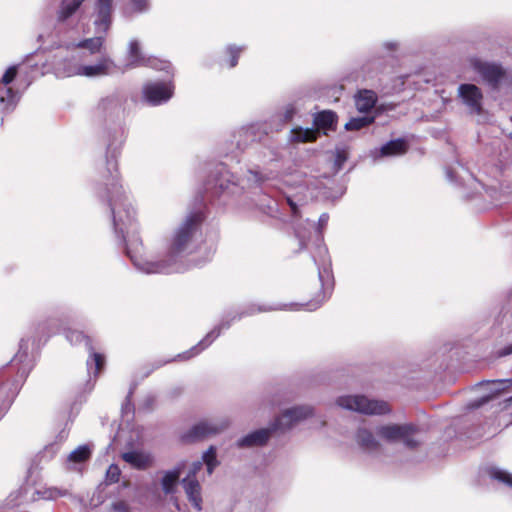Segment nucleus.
I'll return each mask as SVG.
<instances>
[{
    "label": "nucleus",
    "instance_id": "nucleus-62",
    "mask_svg": "<svg viewBox=\"0 0 512 512\" xmlns=\"http://www.w3.org/2000/svg\"><path fill=\"white\" fill-rule=\"evenodd\" d=\"M508 402H512V397L507 399Z\"/></svg>",
    "mask_w": 512,
    "mask_h": 512
},
{
    "label": "nucleus",
    "instance_id": "nucleus-33",
    "mask_svg": "<svg viewBox=\"0 0 512 512\" xmlns=\"http://www.w3.org/2000/svg\"><path fill=\"white\" fill-rule=\"evenodd\" d=\"M319 135L320 133L312 127L296 126L289 131L288 140L292 143H311L315 142Z\"/></svg>",
    "mask_w": 512,
    "mask_h": 512
},
{
    "label": "nucleus",
    "instance_id": "nucleus-39",
    "mask_svg": "<svg viewBox=\"0 0 512 512\" xmlns=\"http://www.w3.org/2000/svg\"><path fill=\"white\" fill-rule=\"evenodd\" d=\"M257 208L263 214L272 217L279 218V202L271 197L265 196L260 203L256 204Z\"/></svg>",
    "mask_w": 512,
    "mask_h": 512
},
{
    "label": "nucleus",
    "instance_id": "nucleus-41",
    "mask_svg": "<svg viewBox=\"0 0 512 512\" xmlns=\"http://www.w3.org/2000/svg\"><path fill=\"white\" fill-rule=\"evenodd\" d=\"M207 339L204 337L202 340H200L196 345L191 347L189 350L179 353L173 360L174 361H183V360H189L198 354H200L202 351H204L206 348H208L211 344L206 342Z\"/></svg>",
    "mask_w": 512,
    "mask_h": 512
},
{
    "label": "nucleus",
    "instance_id": "nucleus-10",
    "mask_svg": "<svg viewBox=\"0 0 512 512\" xmlns=\"http://www.w3.org/2000/svg\"><path fill=\"white\" fill-rule=\"evenodd\" d=\"M375 432L387 443L401 442L410 450L417 448L421 443L416 438L419 428L411 423L379 425L375 427Z\"/></svg>",
    "mask_w": 512,
    "mask_h": 512
},
{
    "label": "nucleus",
    "instance_id": "nucleus-45",
    "mask_svg": "<svg viewBox=\"0 0 512 512\" xmlns=\"http://www.w3.org/2000/svg\"><path fill=\"white\" fill-rule=\"evenodd\" d=\"M91 456V449L88 445H80L73 450L67 457L69 462L82 463L88 460Z\"/></svg>",
    "mask_w": 512,
    "mask_h": 512
},
{
    "label": "nucleus",
    "instance_id": "nucleus-21",
    "mask_svg": "<svg viewBox=\"0 0 512 512\" xmlns=\"http://www.w3.org/2000/svg\"><path fill=\"white\" fill-rule=\"evenodd\" d=\"M114 0H94L93 4V25L98 33H107L113 19Z\"/></svg>",
    "mask_w": 512,
    "mask_h": 512
},
{
    "label": "nucleus",
    "instance_id": "nucleus-8",
    "mask_svg": "<svg viewBox=\"0 0 512 512\" xmlns=\"http://www.w3.org/2000/svg\"><path fill=\"white\" fill-rule=\"evenodd\" d=\"M85 54L75 48H63L47 59L48 66L58 78L79 76Z\"/></svg>",
    "mask_w": 512,
    "mask_h": 512
},
{
    "label": "nucleus",
    "instance_id": "nucleus-35",
    "mask_svg": "<svg viewBox=\"0 0 512 512\" xmlns=\"http://www.w3.org/2000/svg\"><path fill=\"white\" fill-rule=\"evenodd\" d=\"M378 100L377 94L373 90L362 89L355 95V104L362 113L371 111Z\"/></svg>",
    "mask_w": 512,
    "mask_h": 512
},
{
    "label": "nucleus",
    "instance_id": "nucleus-28",
    "mask_svg": "<svg viewBox=\"0 0 512 512\" xmlns=\"http://www.w3.org/2000/svg\"><path fill=\"white\" fill-rule=\"evenodd\" d=\"M338 116L332 110H323L313 115V127L319 133L323 131L325 135L328 132L335 131L337 128Z\"/></svg>",
    "mask_w": 512,
    "mask_h": 512
},
{
    "label": "nucleus",
    "instance_id": "nucleus-51",
    "mask_svg": "<svg viewBox=\"0 0 512 512\" xmlns=\"http://www.w3.org/2000/svg\"><path fill=\"white\" fill-rule=\"evenodd\" d=\"M201 469H202V461H200V460L194 461L191 464V466L188 470V473L184 478L197 479L196 476Z\"/></svg>",
    "mask_w": 512,
    "mask_h": 512
},
{
    "label": "nucleus",
    "instance_id": "nucleus-47",
    "mask_svg": "<svg viewBox=\"0 0 512 512\" xmlns=\"http://www.w3.org/2000/svg\"><path fill=\"white\" fill-rule=\"evenodd\" d=\"M348 150L345 147H336L334 151L333 170L338 173L348 159Z\"/></svg>",
    "mask_w": 512,
    "mask_h": 512
},
{
    "label": "nucleus",
    "instance_id": "nucleus-55",
    "mask_svg": "<svg viewBox=\"0 0 512 512\" xmlns=\"http://www.w3.org/2000/svg\"><path fill=\"white\" fill-rule=\"evenodd\" d=\"M446 178L451 183H454V184H457V185H461L462 184L459 181L458 177L456 176V173L452 169H450V168L446 169Z\"/></svg>",
    "mask_w": 512,
    "mask_h": 512
},
{
    "label": "nucleus",
    "instance_id": "nucleus-49",
    "mask_svg": "<svg viewBox=\"0 0 512 512\" xmlns=\"http://www.w3.org/2000/svg\"><path fill=\"white\" fill-rule=\"evenodd\" d=\"M284 201L285 203L289 206L290 208V211H291V216L293 218H297L300 216V211H299V201L295 200L294 197L290 196V195H285L284 196Z\"/></svg>",
    "mask_w": 512,
    "mask_h": 512
},
{
    "label": "nucleus",
    "instance_id": "nucleus-19",
    "mask_svg": "<svg viewBox=\"0 0 512 512\" xmlns=\"http://www.w3.org/2000/svg\"><path fill=\"white\" fill-rule=\"evenodd\" d=\"M277 431V423L271 422L268 427L253 430L238 438L235 442V446L238 449L263 447Z\"/></svg>",
    "mask_w": 512,
    "mask_h": 512
},
{
    "label": "nucleus",
    "instance_id": "nucleus-7",
    "mask_svg": "<svg viewBox=\"0 0 512 512\" xmlns=\"http://www.w3.org/2000/svg\"><path fill=\"white\" fill-rule=\"evenodd\" d=\"M328 221V213H322L319 216L317 224L310 223V221H308V225L315 228V232L317 234V255H313V261L317 266L318 278L322 287L320 292H325L327 298L330 296L331 290L333 288V275L330 267L331 263L328 256V250L326 246L322 244L323 231L327 227Z\"/></svg>",
    "mask_w": 512,
    "mask_h": 512
},
{
    "label": "nucleus",
    "instance_id": "nucleus-48",
    "mask_svg": "<svg viewBox=\"0 0 512 512\" xmlns=\"http://www.w3.org/2000/svg\"><path fill=\"white\" fill-rule=\"evenodd\" d=\"M18 72V66L12 65L10 66L5 73L3 74L0 84H3L5 86H8L13 80L16 78Z\"/></svg>",
    "mask_w": 512,
    "mask_h": 512
},
{
    "label": "nucleus",
    "instance_id": "nucleus-13",
    "mask_svg": "<svg viewBox=\"0 0 512 512\" xmlns=\"http://www.w3.org/2000/svg\"><path fill=\"white\" fill-rule=\"evenodd\" d=\"M173 81H149L142 87V101L156 107L166 104L174 95Z\"/></svg>",
    "mask_w": 512,
    "mask_h": 512
},
{
    "label": "nucleus",
    "instance_id": "nucleus-54",
    "mask_svg": "<svg viewBox=\"0 0 512 512\" xmlns=\"http://www.w3.org/2000/svg\"><path fill=\"white\" fill-rule=\"evenodd\" d=\"M296 113H297V109L294 105H292V104L287 105L285 107L283 115H282L283 120L291 121Z\"/></svg>",
    "mask_w": 512,
    "mask_h": 512
},
{
    "label": "nucleus",
    "instance_id": "nucleus-14",
    "mask_svg": "<svg viewBox=\"0 0 512 512\" xmlns=\"http://www.w3.org/2000/svg\"><path fill=\"white\" fill-rule=\"evenodd\" d=\"M65 337L72 345L84 344L85 348L90 353L87 359L88 372L96 377L105 365L104 355L93 350L91 339L81 331L69 329L65 332Z\"/></svg>",
    "mask_w": 512,
    "mask_h": 512
},
{
    "label": "nucleus",
    "instance_id": "nucleus-23",
    "mask_svg": "<svg viewBox=\"0 0 512 512\" xmlns=\"http://www.w3.org/2000/svg\"><path fill=\"white\" fill-rule=\"evenodd\" d=\"M377 437L375 429L371 430L368 427L362 426L356 430L354 439L364 453L377 455L382 451V444Z\"/></svg>",
    "mask_w": 512,
    "mask_h": 512
},
{
    "label": "nucleus",
    "instance_id": "nucleus-43",
    "mask_svg": "<svg viewBox=\"0 0 512 512\" xmlns=\"http://www.w3.org/2000/svg\"><path fill=\"white\" fill-rule=\"evenodd\" d=\"M374 117L370 115L352 117L344 126L347 131H357L374 122Z\"/></svg>",
    "mask_w": 512,
    "mask_h": 512
},
{
    "label": "nucleus",
    "instance_id": "nucleus-15",
    "mask_svg": "<svg viewBox=\"0 0 512 512\" xmlns=\"http://www.w3.org/2000/svg\"><path fill=\"white\" fill-rule=\"evenodd\" d=\"M117 73H124L116 62L108 55H103L93 64H83L81 66L80 75L87 78H100L112 76Z\"/></svg>",
    "mask_w": 512,
    "mask_h": 512
},
{
    "label": "nucleus",
    "instance_id": "nucleus-26",
    "mask_svg": "<svg viewBox=\"0 0 512 512\" xmlns=\"http://www.w3.org/2000/svg\"><path fill=\"white\" fill-rule=\"evenodd\" d=\"M408 143L403 138H397L390 140L379 149H375L371 152L372 157L376 160L382 157L400 156L407 152Z\"/></svg>",
    "mask_w": 512,
    "mask_h": 512
},
{
    "label": "nucleus",
    "instance_id": "nucleus-18",
    "mask_svg": "<svg viewBox=\"0 0 512 512\" xmlns=\"http://www.w3.org/2000/svg\"><path fill=\"white\" fill-rule=\"evenodd\" d=\"M458 98L472 115H479L483 110V93L475 84L463 83L457 89Z\"/></svg>",
    "mask_w": 512,
    "mask_h": 512
},
{
    "label": "nucleus",
    "instance_id": "nucleus-3",
    "mask_svg": "<svg viewBox=\"0 0 512 512\" xmlns=\"http://www.w3.org/2000/svg\"><path fill=\"white\" fill-rule=\"evenodd\" d=\"M204 220L202 209L192 210L173 228L166 239L165 251L183 272L189 268L187 257L198 249Z\"/></svg>",
    "mask_w": 512,
    "mask_h": 512
},
{
    "label": "nucleus",
    "instance_id": "nucleus-25",
    "mask_svg": "<svg viewBox=\"0 0 512 512\" xmlns=\"http://www.w3.org/2000/svg\"><path fill=\"white\" fill-rule=\"evenodd\" d=\"M483 384L490 386L489 393L476 399L470 401L467 404V408L469 410H474L482 407L493 398H495L500 392L504 391L506 388L512 385V379H500V380H488L483 382ZM482 385V383H480Z\"/></svg>",
    "mask_w": 512,
    "mask_h": 512
},
{
    "label": "nucleus",
    "instance_id": "nucleus-20",
    "mask_svg": "<svg viewBox=\"0 0 512 512\" xmlns=\"http://www.w3.org/2000/svg\"><path fill=\"white\" fill-rule=\"evenodd\" d=\"M399 48L400 42L397 40H386L381 42L374 48L372 55L363 65V71L369 72V70L374 66H380L379 70H382L383 64L385 63V58H394L396 53L399 51Z\"/></svg>",
    "mask_w": 512,
    "mask_h": 512
},
{
    "label": "nucleus",
    "instance_id": "nucleus-17",
    "mask_svg": "<svg viewBox=\"0 0 512 512\" xmlns=\"http://www.w3.org/2000/svg\"><path fill=\"white\" fill-rule=\"evenodd\" d=\"M470 64L472 69L492 88H497L505 76V70L498 63L472 58Z\"/></svg>",
    "mask_w": 512,
    "mask_h": 512
},
{
    "label": "nucleus",
    "instance_id": "nucleus-11",
    "mask_svg": "<svg viewBox=\"0 0 512 512\" xmlns=\"http://www.w3.org/2000/svg\"><path fill=\"white\" fill-rule=\"evenodd\" d=\"M230 426L227 417H218L201 420L192 425L187 431L181 434L184 443H195L210 436L220 434Z\"/></svg>",
    "mask_w": 512,
    "mask_h": 512
},
{
    "label": "nucleus",
    "instance_id": "nucleus-2",
    "mask_svg": "<svg viewBox=\"0 0 512 512\" xmlns=\"http://www.w3.org/2000/svg\"><path fill=\"white\" fill-rule=\"evenodd\" d=\"M127 98L120 91L102 97L96 107V114L106 122L115 124L105 130L106 154L105 158L97 166L99 179L94 184V193L97 198H102L104 193L111 192V183L119 182L118 157L126 139V133L121 119L124 116Z\"/></svg>",
    "mask_w": 512,
    "mask_h": 512
},
{
    "label": "nucleus",
    "instance_id": "nucleus-9",
    "mask_svg": "<svg viewBox=\"0 0 512 512\" xmlns=\"http://www.w3.org/2000/svg\"><path fill=\"white\" fill-rule=\"evenodd\" d=\"M327 300V296L325 292H319L315 298L311 299L306 303H290V304H275L268 305L262 304L257 305L254 303L243 306L237 310H235V318L243 319L245 317L253 316L257 313L277 311V310H307V311H315L318 309L325 301Z\"/></svg>",
    "mask_w": 512,
    "mask_h": 512
},
{
    "label": "nucleus",
    "instance_id": "nucleus-1",
    "mask_svg": "<svg viewBox=\"0 0 512 512\" xmlns=\"http://www.w3.org/2000/svg\"><path fill=\"white\" fill-rule=\"evenodd\" d=\"M107 206L116 237L124 245L125 253L135 269L143 274H172L183 271L163 250L158 255L143 253V243L138 235L136 211L120 183H111V192L98 198Z\"/></svg>",
    "mask_w": 512,
    "mask_h": 512
},
{
    "label": "nucleus",
    "instance_id": "nucleus-38",
    "mask_svg": "<svg viewBox=\"0 0 512 512\" xmlns=\"http://www.w3.org/2000/svg\"><path fill=\"white\" fill-rule=\"evenodd\" d=\"M245 50V46H237L235 44H229L225 47L224 53L225 58L221 60V65H225L228 68H234L238 64L240 54Z\"/></svg>",
    "mask_w": 512,
    "mask_h": 512
},
{
    "label": "nucleus",
    "instance_id": "nucleus-46",
    "mask_svg": "<svg viewBox=\"0 0 512 512\" xmlns=\"http://www.w3.org/2000/svg\"><path fill=\"white\" fill-rule=\"evenodd\" d=\"M148 63L144 64L143 67H149L158 71H165L166 73L173 75V67L169 61L161 60L156 57L148 56Z\"/></svg>",
    "mask_w": 512,
    "mask_h": 512
},
{
    "label": "nucleus",
    "instance_id": "nucleus-60",
    "mask_svg": "<svg viewBox=\"0 0 512 512\" xmlns=\"http://www.w3.org/2000/svg\"><path fill=\"white\" fill-rule=\"evenodd\" d=\"M237 147H238L239 149H244V144H242V143H241V141H240V140H238V141H237Z\"/></svg>",
    "mask_w": 512,
    "mask_h": 512
},
{
    "label": "nucleus",
    "instance_id": "nucleus-6",
    "mask_svg": "<svg viewBox=\"0 0 512 512\" xmlns=\"http://www.w3.org/2000/svg\"><path fill=\"white\" fill-rule=\"evenodd\" d=\"M283 159L282 148L275 142L259 145L255 152V167L247 170L246 181L250 187H261L275 177V171L266 166L278 167Z\"/></svg>",
    "mask_w": 512,
    "mask_h": 512
},
{
    "label": "nucleus",
    "instance_id": "nucleus-44",
    "mask_svg": "<svg viewBox=\"0 0 512 512\" xmlns=\"http://www.w3.org/2000/svg\"><path fill=\"white\" fill-rule=\"evenodd\" d=\"M66 491L59 490L57 488H43L35 490L32 499H44V500H55L58 497L66 495Z\"/></svg>",
    "mask_w": 512,
    "mask_h": 512
},
{
    "label": "nucleus",
    "instance_id": "nucleus-29",
    "mask_svg": "<svg viewBox=\"0 0 512 512\" xmlns=\"http://www.w3.org/2000/svg\"><path fill=\"white\" fill-rule=\"evenodd\" d=\"M122 459L132 468L137 470H146L153 464V456L139 450H131L122 454Z\"/></svg>",
    "mask_w": 512,
    "mask_h": 512
},
{
    "label": "nucleus",
    "instance_id": "nucleus-52",
    "mask_svg": "<svg viewBox=\"0 0 512 512\" xmlns=\"http://www.w3.org/2000/svg\"><path fill=\"white\" fill-rule=\"evenodd\" d=\"M255 135V126L254 125H250V126H244V127H241L237 132L236 134L234 135V137H246V138H249V137H252Z\"/></svg>",
    "mask_w": 512,
    "mask_h": 512
},
{
    "label": "nucleus",
    "instance_id": "nucleus-63",
    "mask_svg": "<svg viewBox=\"0 0 512 512\" xmlns=\"http://www.w3.org/2000/svg\"><path fill=\"white\" fill-rule=\"evenodd\" d=\"M510 120H511V122H512V116L510 117Z\"/></svg>",
    "mask_w": 512,
    "mask_h": 512
},
{
    "label": "nucleus",
    "instance_id": "nucleus-50",
    "mask_svg": "<svg viewBox=\"0 0 512 512\" xmlns=\"http://www.w3.org/2000/svg\"><path fill=\"white\" fill-rule=\"evenodd\" d=\"M121 471L115 464H111L106 471V480L109 483H116L119 481Z\"/></svg>",
    "mask_w": 512,
    "mask_h": 512
},
{
    "label": "nucleus",
    "instance_id": "nucleus-12",
    "mask_svg": "<svg viewBox=\"0 0 512 512\" xmlns=\"http://www.w3.org/2000/svg\"><path fill=\"white\" fill-rule=\"evenodd\" d=\"M337 405L366 415H384L390 412L385 401L369 399L364 395H347L337 399Z\"/></svg>",
    "mask_w": 512,
    "mask_h": 512
},
{
    "label": "nucleus",
    "instance_id": "nucleus-24",
    "mask_svg": "<svg viewBox=\"0 0 512 512\" xmlns=\"http://www.w3.org/2000/svg\"><path fill=\"white\" fill-rule=\"evenodd\" d=\"M126 64L121 67L126 70L138 68L144 66L148 62V56L142 50V43L138 38H132L129 40L126 49Z\"/></svg>",
    "mask_w": 512,
    "mask_h": 512
},
{
    "label": "nucleus",
    "instance_id": "nucleus-31",
    "mask_svg": "<svg viewBox=\"0 0 512 512\" xmlns=\"http://www.w3.org/2000/svg\"><path fill=\"white\" fill-rule=\"evenodd\" d=\"M181 485L185 491V494L192 504V506L197 510H202V496H201V485L197 479H189L183 478L181 480Z\"/></svg>",
    "mask_w": 512,
    "mask_h": 512
},
{
    "label": "nucleus",
    "instance_id": "nucleus-58",
    "mask_svg": "<svg viewBox=\"0 0 512 512\" xmlns=\"http://www.w3.org/2000/svg\"><path fill=\"white\" fill-rule=\"evenodd\" d=\"M304 178L299 181V186H304L306 188H309L310 185L313 183L312 178H308L306 174L303 175Z\"/></svg>",
    "mask_w": 512,
    "mask_h": 512
},
{
    "label": "nucleus",
    "instance_id": "nucleus-64",
    "mask_svg": "<svg viewBox=\"0 0 512 512\" xmlns=\"http://www.w3.org/2000/svg\"><path fill=\"white\" fill-rule=\"evenodd\" d=\"M511 423H512V420H511Z\"/></svg>",
    "mask_w": 512,
    "mask_h": 512
},
{
    "label": "nucleus",
    "instance_id": "nucleus-53",
    "mask_svg": "<svg viewBox=\"0 0 512 512\" xmlns=\"http://www.w3.org/2000/svg\"><path fill=\"white\" fill-rule=\"evenodd\" d=\"M113 512H131L129 504L123 500L115 501L111 504Z\"/></svg>",
    "mask_w": 512,
    "mask_h": 512
},
{
    "label": "nucleus",
    "instance_id": "nucleus-4",
    "mask_svg": "<svg viewBox=\"0 0 512 512\" xmlns=\"http://www.w3.org/2000/svg\"><path fill=\"white\" fill-rule=\"evenodd\" d=\"M205 197L211 202L226 205L244 193V187L226 164L219 163L210 172L204 184Z\"/></svg>",
    "mask_w": 512,
    "mask_h": 512
},
{
    "label": "nucleus",
    "instance_id": "nucleus-30",
    "mask_svg": "<svg viewBox=\"0 0 512 512\" xmlns=\"http://www.w3.org/2000/svg\"><path fill=\"white\" fill-rule=\"evenodd\" d=\"M185 467V461L180 462L174 468L167 470L163 473L161 478V487L166 495H171L176 492V487L179 482V478Z\"/></svg>",
    "mask_w": 512,
    "mask_h": 512
},
{
    "label": "nucleus",
    "instance_id": "nucleus-16",
    "mask_svg": "<svg viewBox=\"0 0 512 512\" xmlns=\"http://www.w3.org/2000/svg\"><path fill=\"white\" fill-rule=\"evenodd\" d=\"M314 415V408L310 405H296L285 409L275 420L278 431L291 429L297 423L304 421Z\"/></svg>",
    "mask_w": 512,
    "mask_h": 512
},
{
    "label": "nucleus",
    "instance_id": "nucleus-40",
    "mask_svg": "<svg viewBox=\"0 0 512 512\" xmlns=\"http://www.w3.org/2000/svg\"><path fill=\"white\" fill-rule=\"evenodd\" d=\"M148 10V0H129L123 9V14L126 17H133L135 15L145 13Z\"/></svg>",
    "mask_w": 512,
    "mask_h": 512
},
{
    "label": "nucleus",
    "instance_id": "nucleus-32",
    "mask_svg": "<svg viewBox=\"0 0 512 512\" xmlns=\"http://www.w3.org/2000/svg\"><path fill=\"white\" fill-rule=\"evenodd\" d=\"M19 95L11 87L0 84V113L12 112L19 101Z\"/></svg>",
    "mask_w": 512,
    "mask_h": 512
},
{
    "label": "nucleus",
    "instance_id": "nucleus-34",
    "mask_svg": "<svg viewBox=\"0 0 512 512\" xmlns=\"http://www.w3.org/2000/svg\"><path fill=\"white\" fill-rule=\"evenodd\" d=\"M235 321H240V319L235 318V310L226 312L220 322L205 335L207 339L206 342L212 344L222 332L228 330Z\"/></svg>",
    "mask_w": 512,
    "mask_h": 512
},
{
    "label": "nucleus",
    "instance_id": "nucleus-27",
    "mask_svg": "<svg viewBox=\"0 0 512 512\" xmlns=\"http://www.w3.org/2000/svg\"><path fill=\"white\" fill-rule=\"evenodd\" d=\"M86 0H60L55 12L57 25H64L80 10Z\"/></svg>",
    "mask_w": 512,
    "mask_h": 512
},
{
    "label": "nucleus",
    "instance_id": "nucleus-57",
    "mask_svg": "<svg viewBox=\"0 0 512 512\" xmlns=\"http://www.w3.org/2000/svg\"><path fill=\"white\" fill-rule=\"evenodd\" d=\"M512 354V342L506 346H504L500 351H499V356L503 357V356H507V355H511Z\"/></svg>",
    "mask_w": 512,
    "mask_h": 512
},
{
    "label": "nucleus",
    "instance_id": "nucleus-42",
    "mask_svg": "<svg viewBox=\"0 0 512 512\" xmlns=\"http://www.w3.org/2000/svg\"><path fill=\"white\" fill-rule=\"evenodd\" d=\"M202 464L205 463L207 473L211 475L215 468L219 465V461L217 460V449L215 446L211 445L202 455Z\"/></svg>",
    "mask_w": 512,
    "mask_h": 512
},
{
    "label": "nucleus",
    "instance_id": "nucleus-36",
    "mask_svg": "<svg viewBox=\"0 0 512 512\" xmlns=\"http://www.w3.org/2000/svg\"><path fill=\"white\" fill-rule=\"evenodd\" d=\"M95 32L98 34L97 36L83 39L77 43L74 42V46L72 48L88 50L91 55L100 53L105 42V35L107 33H98L96 30Z\"/></svg>",
    "mask_w": 512,
    "mask_h": 512
},
{
    "label": "nucleus",
    "instance_id": "nucleus-22",
    "mask_svg": "<svg viewBox=\"0 0 512 512\" xmlns=\"http://www.w3.org/2000/svg\"><path fill=\"white\" fill-rule=\"evenodd\" d=\"M59 26L55 23L51 31H44L38 35L37 41L40 43V49L43 52L53 54L54 51L58 52L61 49L63 50V48H72L74 46V42L63 39Z\"/></svg>",
    "mask_w": 512,
    "mask_h": 512
},
{
    "label": "nucleus",
    "instance_id": "nucleus-37",
    "mask_svg": "<svg viewBox=\"0 0 512 512\" xmlns=\"http://www.w3.org/2000/svg\"><path fill=\"white\" fill-rule=\"evenodd\" d=\"M488 476L495 482L503 485L507 489L512 490V473L508 470L498 467L491 466L487 469Z\"/></svg>",
    "mask_w": 512,
    "mask_h": 512
},
{
    "label": "nucleus",
    "instance_id": "nucleus-61",
    "mask_svg": "<svg viewBox=\"0 0 512 512\" xmlns=\"http://www.w3.org/2000/svg\"><path fill=\"white\" fill-rule=\"evenodd\" d=\"M66 436H67V435L65 434V432H64V431H62V432L60 433V435H59V437H60V439H61V440H64V439L66 438Z\"/></svg>",
    "mask_w": 512,
    "mask_h": 512
},
{
    "label": "nucleus",
    "instance_id": "nucleus-56",
    "mask_svg": "<svg viewBox=\"0 0 512 512\" xmlns=\"http://www.w3.org/2000/svg\"><path fill=\"white\" fill-rule=\"evenodd\" d=\"M295 233H296L297 238L299 239L300 249L305 248L306 247L305 236L301 233V231L298 228L295 229Z\"/></svg>",
    "mask_w": 512,
    "mask_h": 512
},
{
    "label": "nucleus",
    "instance_id": "nucleus-5",
    "mask_svg": "<svg viewBox=\"0 0 512 512\" xmlns=\"http://www.w3.org/2000/svg\"><path fill=\"white\" fill-rule=\"evenodd\" d=\"M29 349V340L24 338L21 339L18 351L10 361L12 368L17 369V373L16 377L12 381L0 386V402L5 408H8L12 404L16 395L19 393L21 386L34 367V358L30 354Z\"/></svg>",
    "mask_w": 512,
    "mask_h": 512
},
{
    "label": "nucleus",
    "instance_id": "nucleus-59",
    "mask_svg": "<svg viewBox=\"0 0 512 512\" xmlns=\"http://www.w3.org/2000/svg\"><path fill=\"white\" fill-rule=\"evenodd\" d=\"M131 395H132V390L129 391V394H128L127 398H126L125 404L123 405V409L124 408L127 409L130 406V404H131L130 403Z\"/></svg>",
    "mask_w": 512,
    "mask_h": 512
}]
</instances>
